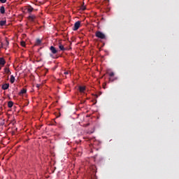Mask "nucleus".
Returning a JSON list of instances; mask_svg holds the SVG:
<instances>
[{
	"mask_svg": "<svg viewBox=\"0 0 179 179\" xmlns=\"http://www.w3.org/2000/svg\"><path fill=\"white\" fill-rule=\"evenodd\" d=\"M108 75L109 76V81L110 83H113L114 81L118 80V77H113L115 73L113 72L108 73Z\"/></svg>",
	"mask_w": 179,
	"mask_h": 179,
	"instance_id": "2",
	"label": "nucleus"
},
{
	"mask_svg": "<svg viewBox=\"0 0 179 179\" xmlns=\"http://www.w3.org/2000/svg\"><path fill=\"white\" fill-rule=\"evenodd\" d=\"M41 39H36L35 41V46H41Z\"/></svg>",
	"mask_w": 179,
	"mask_h": 179,
	"instance_id": "6",
	"label": "nucleus"
},
{
	"mask_svg": "<svg viewBox=\"0 0 179 179\" xmlns=\"http://www.w3.org/2000/svg\"><path fill=\"white\" fill-rule=\"evenodd\" d=\"M26 93H27V90L24 88L21 90V92H20V96H22V94H24Z\"/></svg>",
	"mask_w": 179,
	"mask_h": 179,
	"instance_id": "10",
	"label": "nucleus"
},
{
	"mask_svg": "<svg viewBox=\"0 0 179 179\" xmlns=\"http://www.w3.org/2000/svg\"><path fill=\"white\" fill-rule=\"evenodd\" d=\"M50 51H51V53L54 55L57 54V50L53 46L50 47Z\"/></svg>",
	"mask_w": 179,
	"mask_h": 179,
	"instance_id": "4",
	"label": "nucleus"
},
{
	"mask_svg": "<svg viewBox=\"0 0 179 179\" xmlns=\"http://www.w3.org/2000/svg\"><path fill=\"white\" fill-rule=\"evenodd\" d=\"M21 46L25 47V42L24 41L21 42Z\"/></svg>",
	"mask_w": 179,
	"mask_h": 179,
	"instance_id": "19",
	"label": "nucleus"
},
{
	"mask_svg": "<svg viewBox=\"0 0 179 179\" xmlns=\"http://www.w3.org/2000/svg\"><path fill=\"white\" fill-rule=\"evenodd\" d=\"M0 14H5V7L4 6H0Z\"/></svg>",
	"mask_w": 179,
	"mask_h": 179,
	"instance_id": "9",
	"label": "nucleus"
},
{
	"mask_svg": "<svg viewBox=\"0 0 179 179\" xmlns=\"http://www.w3.org/2000/svg\"><path fill=\"white\" fill-rule=\"evenodd\" d=\"M10 83H15V77L13 76H10Z\"/></svg>",
	"mask_w": 179,
	"mask_h": 179,
	"instance_id": "15",
	"label": "nucleus"
},
{
	"mask_svg": "<svg viewBox=\"0 0 179 179\" xmlns=\"http://www.w3.org/2000/svg\"><path fill=\"white\" fill-rule=\"evenodd\" d=\"M5 73H6V75H10V71L9 69L5 68Z\"/></svg>",
	"mask_w": 179,
	"mask_h": 179,
	"instance_id": "13",
	"label": "nucleus"
},
{
	"mask_svg": "<svg viewBox=\"0 0 179 179\" xmlns=\"http://www.w3.org/2000/svg\"><path fill=\"white\" fill-rule=\"evenodd\" d=\"M27 10H28V13H31L32 10H34V8L32 7L29 6V8H28Z\"/></svg>",
	"mask_w": 179,
	"mask_h": 179,
	"instance_id": "17",
	"label": "nucleus"
},
{
	"mask_svg": "<svg viewBox=\"0 0 179 179\" xmlns=\"http://www.w3.org/2000/svg\"><path fill=\"white\" fill-rule=\"evenodd\" d=\"M64 75H69V72L67 71L64 72Z\"/></svg>",
	"mask_w": 179,
	"mask_h": 179,
	"instance_id": "22",
	"label": "nucleus"
},
{
	"mask_svg": "<svg viewBox=\"0 0 179 179\" xmlns=\"http://www.w3.org/2000/svg\"><path fill=\"white\" fill-rule=\"evenodd\" d=\"M95 36L96 38L102 40H105L106 38V36H105V34L100 31H96Z\"/></svg>",
	"mask_w": 179,
	"mask_h": 179,
	"instance_id": "1",
	"label": "nucleus"
},
{
	"mask_svg": "<svg viewBox=\"0 0 179 179\" xmlns=\"http://www.w3.org/2000/svg\"><path fill=\"white\" fill-rule=\"evenodd\" d=\"M86 88L85 87H78V92H80V93H84Z\"/></svg>",
	"mask_w": 179,
	"mask_h": 179,
	"instance_id": "8",
	"label": "nucleus"
},
{
	"mask_svg": "<svg viewBox=\"0 0 179 179\" xmlns=\"http://www.w3.org/2000/svg\"><path fill=\"white\" fill-rule=\"evenodd\" d=\"M28 18L31 22H34V20H35V15H29Z\"/></svg>",
	"mask_w": 179,
	"mask_h": 179,
	"instance_id": "12",
	"label": "nucleus"
},
{
	"mask_svg": "<svg viewBox=\"0 0 179 179\" xmlns=\"http://www.w3.org/2000/svg\"><path fill=\"white\" fill-rule=\"evenodd\" d=\"M59 49L62 51H66V48H64V46L62 44L59 45Z\"/></svg>",
	"mask_w": 179,
	"mask_h": 179,
	"instance_id": "11",
	"label": "nucleus"
},
{
	"mask_svg": "<svg viewBox=\"0 0 179 179\" xmlns=\"http://www.w3.org/2000/svg\"><path fill=\"white\" fill-rule=\"evenodd\" d=\"M0 3H6V0H0Z\"/></svg>",
	"mask_w": 179,
	"mask_h": 179,
	"instance_id": "21",
	"label": "nucleus"
},
{
	"mask_svg": "<svg viewBox=\"0 0 179 179\" xmlns=\"http://www.w3.org/2000/svg\"><path fill=\"white\" fill-rule=\"evenodd\" d=\"M13 106V102L10 101L8 102V108H12Z\"/></svg>",
	"mask_w": 179,
	"mask_h": 179,
	"instance_id": "14",
	"label": "nucleus"
},
{
	"mask_svg": "<svg viewBox=\"0 0 179 179\" xmlns=\"http://www.w3.org/2000/svg\"><path fill=\"white\" fill-rule=\"evenodd\" d=\"M6 24V21H0V26H5Z\"/></svg>",
	"mask_w": 179,
	"mask_h": 179,
	"instance_id": "16",
	"label": "nucleus"
},
{
	"mask_svg": "<svg viewBox=\"0 0 179 179\" xmlns=\"http://www.w3.org/2000/svg\"><path fill=\"white\" fill-rule=\"evenodd\" d=\"M9 88V83H5L2 85V90H7Z\"/></svg>",
	"mask_w": 179,
	"mask_h": 179,
	"instance_id": "5",
	"label": "nucleus"
},
{
	"mask_svg": "<svg viewBox=\"0 0 179 179\" xmlns=\"http://www.w3.org/2000/svg\"><path fill=\"white\" fill-rule=\"evenodd\" d=\"M6 64L5 59L0 57V66H4Z\"/></svg>",
	"mask_w": 179,
	"mask_h": 179,
	"instance_id": "7",
	"label": "nucleus"
},
{
	"mask_svg": "<svg viewBox=\"0 0 179 179\" xmlns=\"http://www.w3.org/2000/svg\"><path fill=\"white\" fill-rule=\"evenodd\" d=\"M5 45L6 46L9 45V41L8 40L5 41Z\"/></svg>",
	"mask_w": 179,
	"mask_h": 179,
	"instance_id": "18",
	"label": "nucleus"
},
{
	"mask_svg": "<svg viewBox=\"0 0 179 179\" xmlns=\"http://www.w3.org/2000/svg\"><path fill=\"white\" fill-rule=\"evenodd\" d=\"M80 9H81L82 10H86V7H85V6H82V7L80 8Z\"/></svg>",
	"mask_w": 179,
	"mask_h": 179,
	"instance_id": "20",
	"label": "nucleus"
},
{
	"mask_svg": "<svg viewBox=\"0 0 179 179\" xmlns=\"http://www.w3.org/2000/svg\"><path fill=\"white\" fill-rule=\"evenodd\" d=\"M40 87V85H36V88H39Z\"/></svg>",
	"mask_w": 179,
	"mask_h": 179,
	"instance_id": "23",
	"label": "nucleus"
},
{
	"mask_svg": "<svg viewBox=\"0 0 179 179\" xmlns=\"http://www.w3.org/2000/svg\"><path fill=\"white\" fill-rule=\"evenodd\" d=\"M80 27V21H77L74 23V27H73V31H76Z\"/></svg>",
	"mask_w": 179,
	"mask_h": 179,
	"instance_id": "3",
	"label": "nucleus"
},
{
	"mask_svg": "<svg viewBox=\"0 0 179 179\" xmlns=\"http://www.w3.org/2000/svg\"><path fill=\"white\" fill-rule=\"evenodd\" d=\"M0 70H1V67H0Z\"/></svg>",
	"mask_w": 179,
	"mask_h": 179,
	"instance_id": "24",
	"label": "nucleus"
}]
</instances>
